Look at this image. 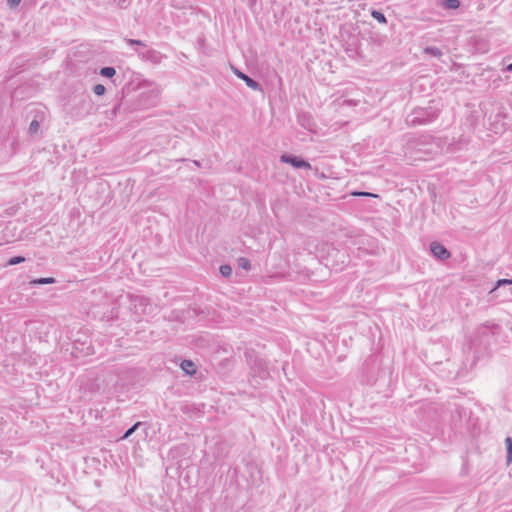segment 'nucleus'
Returning <instances> with one entry per match:
<instances>
[{
	"instance_id": "obj_20",
	"label": "nucleus",
	"mask_w": 512,
	"mask_h": 512,
	"mask_svg": "<svg viewBox=\"0 0 512 512\" xmlns=\"http://www.w3.org/2000/svg\"><path fill=\"white\" fill-rule=\"evenodd\" d=\"M105 91H106V88H105V86H104V85H102V84H97V85H95V86L93 87V92H94L96 95H98V96H102V95H104Z\"/></svg>"
},
{
	"instance_id": "obj_23",
	"label": "nucleus",
	"mask_w": 512,
	"mask_h": 512,
	"mask_svg": "<svg viewBox=\"0 0 512 512\" xmlns=\"http://www.w3.org/2000/svg\"><path fill=\"white\" fill-rule=\"evenodd\" d=\"M8 2L11 6H16L21 2V0H8Z\"/></svg>"
},
{
	"instance_id": "obj_21",
	"label": "nucleus",
	"mask_w": 512,
	"mask_h": 512,
	"mask_svg": "<svg viewBox=\"0 0 512 512\" xmlns=\"http://www.w3.org/2000/svg\"><path fill=\"white\" fill-rule=\"evenodd\" d=\"M352 195L354 196H358V197H379L377 194H373V193H370V192H364V191H355L352 193Z\"/></svg>"
},
{
	"instance_id": "obj_4",
	"label": "nucleus",
	"mask_w": 512,
	"mask_h": 512,
	"mask_svg": "<svg viewBox=\"0 0 512 512\" xmlns=\"http://www.w3.org/2000/svg\"><path fill=\"white\" fill-rule=\"evenodd\" d=\"M280 161L282 163L290 164L294 168H297V169H301V168L311 169L310 163H308L306 160H304L300 157L294 156V155L283 154L280 156Z\"/></svg>"
},
{
	"instance_id": "obj_13",
	"label": "nucleus",
	"mask_w": 512,
	"mask_h": 512,
	"mask_svg": "<svg viewBox=\"0 0 512 512\" xmlns=\"http://www.w3.org/2000/svg\"><path fill=\"white\" fill-rule=\"evenodd\" d=\"M371 15L378 22L383 23V24L387 23V19H386L385 15L382 12H380L378 10H373L371 12Z\"/></svg>"
},
{
	"instance_id": "obj_24",
	"label": "nucleus",
	"mask_w": 512,
	"mask_h": 512,
	"mask_svg": "<svg viewBox=\"0 0 512 512\" xmlns=\"http://www.w3.org/2000/svg\"><path fill=\"white\" fill-rule=\"evenodd\" d=\"M119 108H120V104H118L116 107H114V109L112 110V115L113 116H116Z\"/></svg>"
},
{
	"instance_id": "obj_1",
	"label": "nucleus",
	"mask_w": 512,
	"mask_h": 512,
	"mask_svg": "<svg viewBox=\"0 0 512 512\" xmlns=\"http://www.w3.org/2000/svg\"><path fill=\"white\" fill-rule=\"evenodd\" d=\"M438 116V112L432 107L416 108L406 118L409 126L425 125L432 122Z\"/></svg>"
},
{
	"instance_id": "obj_7",
	"label": "nucleus",
	"mask_w": 512,
	"mask_h": 512,
	"mask_svg": "<svg viewBox=\"0 0 512 512\" xmlns=\"http://www.w3.org/2000/svg\"><path fill=\"white\" fill-rule=\"evenodd\" d=\"M235 74L238 78L242 79L248 87H250L253 90H261V85L251 77H249L247 74L239 71L238 69L234 70Z\"/></svg>"
},
{
	"instance_id": "obj_11",
	"label": "nucleus",
	"mask_w": 512,
	"mask_h": 512,
	"mask_svg": "<svg viewBox=\"0 0 512 512\" xmlns=\"http://www.w3.org/2000/svg\"><path fill=\"white\" fill-rule=\"evenodd\" d=\"M116 74L114 67L106 66L100 69V75L103 77L111 78Z\"/></svg>"
},
{
	"instance_id": "obj_10",
	"label": "nucleus",
	"mask_w": 512,
	"mask_h": 512,
	"mask_svg": "<svg viewBox=\"0 0 512 512\" xmlns=\"http://www.w3.org/2000/svg\"><path fill=\"white\" fill-rule=\"evenodd\" d=\"M505 445H506V450H507L506 461H507V464L509 465L512 462V438L511 437H506Z\"/></svg>"
},
{
	"instance_id": "obj_8",
	"label": "nucleus",
	"mask_w": 512,
	"mask_h": 512,
	"mask_svg": "<svg viewBox=\"0 0 512 512\" xmlns=\"http://www.w3.org/2000/svg\"><path fill=\"white\" fill-rule=\"evenodd\" d=\"M180 367L187 375H194L197 371L196 364L192 360H183Z\"/></svg>"
},
{
	"instance_id": "obj_16",
	"label": "nucleus",
	"mask_w": 512,
	"mask_h": 512,
	"mask_svg": "<svg viewBox=\"0 0 512 512\" xmlns=\"http://www.w3.org/2000/svg\"><path fill=\"white\" fill-rule=\"evenodd\" d=\"M142 424V422H136L124 433L122 439L129 438Z\"/></svg>"
},
{
	"instance_id": "obj_17",
	"label": "nucleus",
	"mask_w": 512,
	"mask_h": 512,
	"mask_svg": "<svg viewBox=\"0 0 512 512\" xmlns=\"http://www.w3.org/2000/svg\"><path fill=\"white\" fill-rule=\"evenodd\" d=\"M219 270L221 275L225 278H228L232 275V267L230 265H221Z\"/></svg>"
},
{
	"instance_id": "obj_18",
	"label": "nucleus",
	"mask_w": 512,
	"mask_h": 512,
	"mask_svg": "<svg viewBox=\"0 0 512 512\" xmlns=\"http://www.w3.org/2000/svg\"><path fill=\"white\" fill-rule=\"evenodd\" d=\"M511 284H512V279H500L496 282L495 287L490 291V293L495 292L500 286L511 285Z\"/></svg>"
},
{
	"instance_id": "obj_19",
	"label": "nucleus",
	"mask_w": 512,
	"mask_h": 512,
	"mask_svg": "<svg viewBox=\"0 0 512 512\" xmlns=\"http://www.w3.org/2000/svg\"><path fill=\"white\" fill-rule=\"evenodd\" d=\"M25 261V257L23 256H14L12 258H10L7 262V265L9 266H13V265H17V264H20L22 262Z\"/></svg>"
},
{
	"instance_id": "obj_22",
	"label": "nucleus",
	"mask_w": 512,
	"mask_h": 512,
	"mask_svg": "<svg viewBox=\"0 0 512 512\" xmlns=\"http://www.w3.org/2000/svg\"><path fill=\"white\" fill-rule=\"evenodd\" d=\"M38 129H39V122L35 119L32 120L29 125V133L34 134L38 131Z\"/></svg>"
},
{
	"instance_id": "obj_15",
	"label": "nucleus",
	"mask_w": 512,
	"mask_h": 512,
	"mask_svg": "<svg viewBox=\"0 0 512 512\" xmlns=\"http://www.w3.org/2000/svg\"><path fill=\"white\" fill-rule=\"evenodd\" d=\"M460 6L459 0H445L443 7L446 9H457Z\"/></svg>"
},
{
	"instance_id": "obj_26",
	"label": "nucleus",
	"mask_w": 512,
	"mask_h": 512,
	"mask_svg": "<svg viewBox=\"0 0 512 512\" xmlns=\"http://www.w3.org/2000/svg\"><path fill=\"white\" fill-rule=\"evenodd\" d=\"M194 164H195V165H197V166H200L199 161H196V160H195V161H194Z\"/></svg>"
},
{
	"instance_id": "obj_2",
	"label": "nucleus",
	"mask_w": 512,
	"mask_h": 512,
	"mask_svg": "<svg viewBox=\"0 0 512 512\" xmlns=\"http://www.w3.org/2000/svg\"><path fill=\"white\" fill-rule=\"evenodd\" d=\"M130 46H137L135 48L136 53L143 61H148L153 64H159L163 58V55L152 48H148L147 45L141 40L125 39Z\"/></svg>"
},
{
	"instance_id": "obj_25",
	"label": "nucleus",
	"mask_w": 512,
	"mask_h": 512,
	"mask_svg": "<svg viewBox=\"0 0 512 512\" xmlns=\"http://www.w3.org/2000/svg\"><path fill=\"white\" fill-rule=\"evenodd\" d=\"M508 72H512V63L506 66Z\"/></svg>"
},
{
	"instance_id": "obj_9",
	"label": "nucleus",
	"mask_w": 512,
	"mask_h": 512,
	"mask_svg": "<svg viewBox=\"0 0 512 512\" xmlns=\"http://www.w3.org/2000/svg\"><path fill=\"white\" fill-rule=\"evenodd\" d=\"M56 280L53 277H43V278H37L30 282V285H46V284H53Z\"/></svg>"
},
{
	"instance_id": "obj_6",
	"label": "nucleus",
	"mask_w": 512,
	"mask_h": 512,
	"mask_svg": "<svg viewBox=\"0 0 512 512\" xmlns=\"http://www.w3.org/2000/svg\"><path fill=\"white\" fill-rule=\"evenodd\" d=\"M297 121L303 128L312 131L315 127L314 120L309 113L301 112L297 115Z\"/></svg>"
},
{
	"instance_id": "obj_12",
	"label": "nucleus",
	"mask_w": 512,
	"mask_h": 512,
	"mask_svg": "<svg viewBox=\"0 0 512 512\" xmlns=\"http://www.w3.org/2000/svg\"><path fill=\"white\" fill-rule=\"evenodd\" d=\"M424 53L429 54L434 57H441L443 54L441 49H439L437 47H426L424 49Z\"/></svg>"
},
{
	"instance_id": "obj_3",
	"label": "nucleus",
	"mask_w": 512,
	"mask_h": 512,
	"mask_svg": "<svg viewBox=\"0 0 512 512\" xmlns=\"http://www.w3.org/2000/svg\"><path fill=\"white\" fill-rule=\"evenodd\" d=\"M131 303L135 313L141 315H149L154 312L156 306L152 305L150 299L144 296L131 297Z\"/></svg>"
},
{
	"instance_id": "obj_5",
	"label": "nucleus",
	"mask_w": 512,
	"mask_h": 512,
	"mask_svg": "<svg viewBox=\"0 0 512 512\" xmlns=\"http://www.w3.org/2000/svg\"><path fill=\"white\" fill-rule=\"evenodd\" d=\"M430 252L438 260L444 261L450 258V251L441 243L434 241L430 243Z\"/></svg>"
},
{
	"instance_id": "obj_14",
	"label": "nucleus",
	"mask_w": 512,
	"mask_h": 512,
	"mask_svg": "<svg viewBox=\"0 0 512 512\" xmlns=\"http://www.w3.org/2000/svg\"><path fill=\"white\" fill-rule=\"evenodd\" d=\"M238 266L244 270H249L251 268V263L248 258L240 257L237 260Z\"/></svg>"
}]
</instances>
